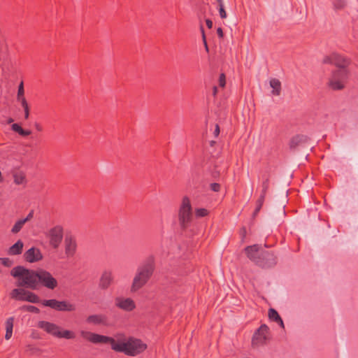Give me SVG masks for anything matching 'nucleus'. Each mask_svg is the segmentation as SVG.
I'll return each mask as SVG.
<instances>
[{"label": "nucleus", "mask_w": 358, "mask_h": 358, "mask_svg": "<svg viewBox=\"0 0 358 358\" xmlns=\"http://www.w3.org/2000/svg\"><path fill=\"white\" fill-rule=\"evenodd\" d=\"M80 336L93 344L109 343L113 350L131 357L143 352L147 348V345L141 339L131 336L127 338L124 334H117L115 338H113L83 330L80 331Z\"/></svg>", "instance_id": "nucleus-1"}, {"label": "nucleus", "mask_w": 358, "mask_h": 358, "mask_svg": "<svg viewBox=\"0 0 358 358\" xmlns=\"http://www.w3.org/2000/svg\"><path fill=\"white\" fill-rule=\"evenodd\" d=\"M10 275L17 279V286L31 290H36L41 286L52 290L58 285L56 278L43 268L33 270L17 266L11 270Z\"/></svg>", "instance_id": "nucleus-2"}, {"label": "nucleus", "mask_w": 358, "mask_h": 358, "mask_svg": "<svg viewBox=\"0 0 358 358\" xmlns=\"http://www.w3.org/2000/svg\"><path fill=\"white\" fill-rule=\"evenodd\" d=\"M155 270V257L149 256L137 267L131 282V292L134 293L143 288L152 278Z\"/></svg>", "instance_id": "nucleus-3"}, {"label": "nucleus", "mask_w": 358, "mask_h": 358, "mask_svg": "<svg viewBox=\"0 0 358 358\" xmlns=\"http://www.w3.org/2000/svg\"><path fill=\"white\" fill-rule=\"evenodd\" d=\"M64 230L61 224L54 225L44 232L48 246L52 250H57L64 239Z\"/></svg>", "instance_id": "nucleus-4"}, {"label": "nucleus", "mask_w": 358, "mask_h": 358, "mask_svg": "<svg viewBox=\"0 0 358 358\" xmlns=\"http://www.w3.org/2000/svg\"><path fill=\"white\" fill-rule=\"evenodd\" d=\"M192 212L190 200L187 196H184L178 210V221L182 229H185L191 223Z\"/></svg>", "instance_id": "nucleus-5"}, {"label": "nucleus", "mask_w": 358, "mask_h": 358, "mask_svg": "<svg viewBox=\"0 0 358 358\" xmlns=\"http://www.w3.org/2000/svg\"><path fill=\"white\" fill-rule=\"evenodd\" d=\"M348 72L346 69L334 71L329 79V86L334 90H342L347 82Z\"/></svg>", "instance_id": "nucleus-6"}, {"label": "nucleus", "mask_w": 358, "mask_h": 358, "mask_svg": "<svg viewBox=\"0 0 358 358\" xmlns=\"http://www.w3.org/2000/svg\"><path fill=\"white\" fill-rule=\"evenodd\" d=\"M10 297L13 299L30 303H37L41 301L40 298L35 293L23 288H15L10 292Z\"/></svg>", "instance_id": "nucleus-7"}, {"label": "nucleus", "mask_w": 358, "mask_h": 358, "mask_svg": "<svg viewBox=\"0 0 358 358\" xmlns=\"http://www.w3.org/2000/svg\"><path fill=\"white\" fill-rule=\"evenodd\" d=\"M43 306L50 307L57 311H74L76 309V305L67 301H57L56 299H48L41 301Z\"/></svg>", "instance_id": "nucleus-8"}, {"label": "nucleus", "mask_w": 358, "mask_h": 358, "mask_svg": "<svg viewBox=\"0 0 358 358\" xmlns=\"http://www.w3.org/2000/svg\"><path fill=\"white\" fill-rule=\"evenodd\" d=\"M276 264L275 255L269 251H261L259 259L257 260V265L264 268L273 267Z\"/></svg>", "instance_id": "nucleus-9"}, {"label": "nucleus", "mask_w": 358, "mask_h": 358, "mask_svg": "<svg viewBox=\"0 0 358 358\" xmlns=\"http://www.w3.org/2000/svg\"><path fill=\"white\" fill-rule=\"evenodd\" d=\"M269 329L266 324H262L255 331L252 337V345H260L264 344L268 338Z\"/></svg>", "instance_id": "nucleus-10"}, {"label": "nucleus", "mask_w": 358, "mask_h": 358, "mask_svg": "<svg viewBox=\"0 0 358 358\" xmlns=\"http://www.w3.org/2000/svg\"><path fill=\"white\" fill-rule=\"evenodd\" d=\"M38 327L43 329L47 334H50L56 338H58L61 329V327L56 324L47 321L38 322Z\"/></svg>", "instance_id": "nucleus-11"}, {"label": "nucleus", "mask_w": 358, "mask_h": 358, "mask_svg": "<svg viewBox=\"0 0 358 358\" xmlns=\"http://www.w3.org/2000/svg\"><path fill=\"white\" fill-rule=\"evenodd\" d=\"M115 305L118 308L124 311H131L136 308V304L133 299L121 296L115 299Z\"/></svg>", "instance_id": "nucleus-12"}, {"label": "nucleus", "mask_w": 358, "mask_h": 358, "mask_svg": "<svg viewBox=\"0 0 358 358\" xmlns=\"http://www.w3.org/2000/svg\"><path fill=\"white\" fill-rule=\"evenodd\" d=\"M65 255L67 257H72L77 250V241L74 236H66L64 238Z\"/></svg>", "instance_id": "nucleus-13"}, {"label": "nucleus", "mask_w": 358, "mask_h": 358, "mask_svg": "<svg viewBox=\"0 0 358 358\" xmlns=\"http://www.w3.org/2000/svg\"><path fill=\"white\" fill-rule=\"evenodd\" d=\"M24 258L29 263H34L42 260L43 256L39 248L32 247L24 252Z\"/></svg>", "instance_id": "nucleus-14"}, {"label": "nucleus", "mask_w": 358, "mask_h": 358, "mask_svg": "<svg viewBox=\"0 0 358 358\" xmlns=\"http://www.w3.org/2000/svg\"><path fill=\"white\" fill-rule=\"evenodd\" d=\"M114 275L110 270H105L101 275L99 287L101 289H107L113 282Z\"/></svg>", "instance_id": "nucleus-15"}, {"label": "nucleus", "mask_w": 358, "mask_h": 358, "mask_svg": "<svg viewBox=\"0 0 358 358\" xmlns=\"http://www.w3.org/2000/svg\"><path fill=\"white\" fill-rule=\"evenodd\" d=\"M86 322L93 325H106L108 317L103 314H94L87 317Z\"/></svg>", "instance_id": "nucleus-16"}, {"label": "nucleus", "mask_w": 358, "mask_h": 358, "mask_svg": "<svg viewBox=\"0 0 358 358\" xmlns=\"http://www.w3.org/2000/svg\"><path fill=\"white\" fill-rule=\"evenodd\" d=\"M245 251L248 257L257 264V260L259 259V246L258 245H253L245 248Z\"/></svg>", "instance_id": "nucleus-17"}, {"label": "nucleus", "mask_w": 358, "mask_h": 358, "mask_svg": "<svg viewBox=\"0 0 358 358\" xmlns=\"http://www.w3.org/2000/svg\"><path fill=\"white\" fill-rule=\"evenodd\" d=\"M348 64L349 62L345 57L339 54L333 53V64L338 67V69H346Z\"/></svg>", "instance_id": "nucleus-18"}, {"label": "nucleus", "mask_w": 358, "mask_h": 358, "mask_svg": "<svg viewBox=\"0 0 358 358\" xmlns=\"http://www.w3.org/2000/svg\"><path fill=\"white\" fill-rule=\"evenodd\" d=\"M308 140V137L306 135H296L290 140L289 147L290 148L294 149L301 144L307 143Z\"/></svg>", "instance_id": "nucleus-19"}, {"label": "nucleus", "mask_w": 358, "mask_h": 358, "mask_svg": "<svg viewBox=\"0 0 358 358\" xmlns=\"http://www.w3.org/2000/svg\"><path fill=\"white\" fill-rule=\"evenodd\" d=\"M24 243L21 240H18L15 244L8 249V254L9 255H17L22 253Z\"/></svg>", "instance_id": "nucleus-20"}, {"label": "nucleus", "mask_w": 358, "mask_h": 358, "mask_svg": "<svg viewBox=\"0 0 358 358\" xmlns=\"http://www.w3.org/2000/svg\"><path fill=\"white\" fill-rule=\"evenodd\" d=\"M271 87L272 88L271 94L274 96H279L281 93V83L277 78H271L269 81Z\"/></svg>", "instance_id": "nucleus-21"}, {"label": "nucleus", "mask_w": 358, "mask_h": 358, "mask_svg": "<svg viewBox=\"0 0 358 358\" xmlns=\"http://www.w3.org/2000/svg\"><path fill=\"white\" fill-rule=\"evenodd\" d=\"M13 323H14V317H8L5 322V326H6L5 338L6 340H9L12 337Z\"/></svg>", "instance_id": "nucleus-22"}, {"label": "nucleus", "mask_w": 358, "mask_h": 358, "mask_svg": "<svg viewBox=\"0 0 358 358\" xmlns=\"http://www.w3.org/2000/svg\"><path fill=\"white\" fill-rule=\"evenodd\" d=\"M58 338H66V339H73L76 338V334L72 331L64 330L61 328Z\"/></svg>", "instance_id": "nucleus-23"}, {"label": "nucleus", "mask_w": 358, "mask_h": 358, "mask_svg": "<svg viewBox=\"0 0 358 358\" xmlns=\"http://www.w3.org/2000/svg\"><path fill=\"white\" fill-rule=\"evenodd\" d=\"M12 129L17 132L20 135L22 136H27L31 134V131L30 130H24L18 124H13L11 126Z\"/></svg>", "instance_id": "nucleus-24"}, {"label": "nucleus", "mask_w": 358, "mask_h": 358, "mask_svg": "<svg viewBox=\"0 0 358 358\" xmlns=\"http://www.w3.org/2000/svg\"><path fill=\"white\" fill-rule=\"evenodd\" d=\"M14 182L16 185H23L27 182L26 176L23 173H16L13 175Z\"/></svg>", "instance_id": "nucleus-25"}, {"label": "nucleus", "mask_w": 358, "mask_h": 358, "mask_svg": "<svg viewBox=\"0 0 358 358\" xmlns=\"http://www.w3.org/2000/svg\"><path fill=\"white\" fill-rule=\"evenodd\" d=\"M265 197L266 196H264V195H260L259 198L257 201L256 208H255L253 215H252L253 217H255L258 214V213L260 211V210L264 204Z\"/></svg>", "instance_id": "nucleus-26"}, {"label": "nucleus", "mask_w": 358, "mask_h": 358, "mask_svg": "<svg viewBox=\"0 0 358 358\" xmlns=\"http://www.w3.org/2000/svg\"><path fill=\"white\" fill-rule=\"evenodd\" d=\"M262 189L261 195H264V196H266V192L269 187V178L268 176H264V180L262 184Z\"/></svg>", "instance_id": "nucleus-27"}, {"label": "nucleus", "mask_w": 358, "mask_h": 358, "mask_svg": "<svg viewBox=\"0 0 358 358\" xmlns=\"http://www.w3.org/2000/svg\"><path fill=\"white\" fill-rule=\"evenodd\" d=\"M26 222H24V220H19L18 221H17L15 222V224H14V226L13 227L12 229H11V232L13 233V234H17L18 233L21 229L23 227V225L25 224Z\"/></svg>", "instance_id": "nucleus-28"}, {"label": "nucleus", "mask_w": 358, "mask_h": 358, "mask_svg": "<svg viewBox=\"0 0 358 358\" xmlns=\"http://www.w3.org/2000/svg\"><path fill=\"white\" fill-rule=\"evenodd\" d=\"M268 317L270 320H273L275 322H278V320H280V317L278 313L273 308L269 309Z\"/></svg>", "instance_id": "nucleus-29"}, {"label": "nucleus", "mask_w": 358, "mask_h": 358, "mask_svg": "<svg viewBox=\"0 0 358 358\" xmlns=\"http://www.w3.org/2000/svg\"><path fill=\"white\" fill-rule=\"evenodd\" d=\"M22 310H26V311H28L30 313H36V314L39 313V312H40V310L36 306H31V305L23 306L22 307Z\"/></svg>", "instance_id": "nucleus-30"}, {"label": "nucleus", "mask_w": 358, "mask_h": 358, "mask_svg": "<svg viewBox=\"0 0 358 358\" xmlns=\"http://www.w3.org/2000/svg\"><path fill=\"white\" fill-rule=\"evenodd\" d=\"M345 0H334V6L336 9H343L346 6Z\"/></svg>", "instance_id": "nucleus-31"}, {"label": "nucleus", "mask_w": 358, "mask_h": 358, "mask_svg": "<svg viewBox=\"0 0 358 358\" xmlns=\"http://www.w3.org/2000/svg\"><path fill=\"white\" fill-rule=\"evenodd\" d=\"M208 211L206 208H196L195 210V215L197 217H203L208 215Z\"/></svg>", "instance_id": "nucleus-32"}, {"label": "nucleus", "mask_w": 358, "mask_h": 358, "mask_svg": "<svg viewBox=\"0 0 358 358\" xmlns=\"http://www.w3.org/2000/svg\"><path fill=\"white\" fill-rule=\"evenodd\" d=\"M24 85H23V82H21L18 86L17 99H21L22 97H24Z\"/></svg>", "instance_id": "nucleus-33"}, {"label": "nucleus", "mask_w": 358, "mask_h": 358, "mask_svg": "<svg viewBox=\"0 0 358 358\" xmlns=\"http://www.w3.org/2000/svg\"><path fill=\"white\" fill-rule=\"evenodd\" d=\"M0 261L1 264L6 267H10L13 264V262L7 257L0 258Z\"/></svg>", "instance_id": "nucleus-34"}, {"label": "nucleus", "mask_w": 358, "mask_h": 358, "mask_svg": "<svg viewBox=\"0 0 358 358\" xmlns=\"http://www.w3.org/2000/svg\"><path fill=\"white\" fill-rule=\"evenodd\" d=\"M226 85V78L224 73H221L219 78V85L221 87H224Z\"/></svg>", "instance_id": "nucleus-35"}, {"label": "nucleus", "mask_w": 358, "mask_h": 358, "mask_svg": "<svg viewBox=\"0 0 358 358\" xmlns=\"http://www.w3.org/2000/svg\"><path fill=\"white\" fill-rule=\"evenodd\" d=\"M220 187H221L220 185L217 182L211 183L210 185V189L215 192H219L220 190Z\"/></svg>", "instance_id": "nucleus-36"}, {"label": "nucleus", "mask_w": 358, "mask_h": 358, "mask_svg": "<svg viewBox=\"0 0 358 358\" xmlns=\"http://www.w3.org/2000/svg\"><path fill=\"white\" fill-rule=\"evenodd\" d=\"M219 13L222 19H224L227 17V13L224 10V5H220V6L219 7Z\"/></svg>", "instance_id": "nucleus-37"}, {"label": "nucleus", "mask_w": 358, "mask_h": 358, "mask_svg": "<svg viewBox=\"0 0 358 358\" xmlns=\"http://www.w3.org/2000/svg\"><path fill=\"white\" fill-rule=\"evenodd\" d=\"M18 101L20 102L22 106L23 107L24 110L29 108L28 103L27 102V100L24 97H22L21 99H17Z\"/></svg>", "instance_id": "nucleus-38"}, {"label": "nucleus", "mask_w": 358, "mask_h": 358, "mask_svg": "<svg viewBox=\"0 0 358 358\" xmlns=\"http://www.w3.org/2000/svg\"><path fill=\"white\" fill-rule=\"evenodd\" d=\"M323 63L333 64V53L323 59Z\"/></svg>", "instance_id": "nucleus-39"}, {"label": "nucleus", "mask_w": 358, "mask_h": 358, "mask_svg": "<svg viewBox=\"0 0 358 358\" xmlns=\"http://www.w3.org/2000/svg\"><path fill=\"white\" fill-rule=\"evenodd\" d=\"M200 29H201V31L202 33V39H203V41L206 50V51H208V45H207V42H206V36H205V34H204V30H203V26H201Z\"/></svg>", "instance_id": "nucleus-40"}, {"label": "nucleus", "mask_w": 358, "mask_h": 358, "mask_svg": "<svg viewBox=\"0 0 358 358\" xmlns=\"http://www.w3.org/2000/svg\"><path fill=\"white\" fill-rule=\"evenodd\" d=\"M33 217H34V210H31L29 213V214L27 215V217L22 220H24L25 222H27L29 221L30 220H31Z\"/></svg>", "instance_id": "nucleus-41"}, {"label": "nucleus", "mask_w": 358, "mask_h": 358, "mask_svg": "<svg viewBox=\"0 0 358 358\" xmlns=\"http://www.w3.org/2000/svg\"><path fill=\"white\" fill-rule=\"evenodd\" d=\"M217 34L220 38H222L224 36L223 31L221 27H218L217 29Z\"/></svg>", "instance_id": "nucleus-42"}, {"label": "nucleus", "mask_w": 358, "mask_h": 358, "mask_svg": "<svg viewBox=\"0 0 358 358\" xmlns=\"http://www.w3.org/2000/svg\"><path fill=\"white\" fill-rule=\"evenodd\" d=\"M34 127L36 128V129L38 131H41L43 130V127L41 125V124L38 123V122H36L34 124Z\"/></svg>", "instance_id": "nucleus-43"}, {"label": "nucleus", "mask_w": 358, "mask_h": 358, "mask_svg": "<svg viewBox=\"0 0 358 358\" xmlns=\"http://www.w3.org/2000/svg\"><path fill=\"white\" fill-rule=\"evenodd\" d=\"M206 26L209 29L212 28V27H213V22H212V20H210V19H207V20H206Z\"/></svg>", "instance_id": "nucleus-44"}, {"label": "nucleus", "mask_w": 358, "mask_h": 358, "mask_svg": "<svg viewBox=\"0 0 358 358\" xmlns=\"http://www.w3.org/2000/svg\"><path fill=\"white\" fill-rule=\"evenodd\" d=\"M24 118L27 120L29 118V108L24 109Z\"/></svg>", "instance_id": "nucleus-45"}, {"label": "nucleus", "mask_w": 358, "mask_h": 358, "mask_svg": "<svg viewBox=\"0 0 358 358\" xmlns=\"http://www.w3.org/2000/svg\"><path fill=\"white\" fill-rule=\"evenodd\" d=\"M220 133V127L217 124H216L215 129V135L217 136Z\"/></svg>", "instance_id": "nucleus-46"}, {"label": "nucleus", "mask_w": 358, "mask_h": 358, "mask_svg": "<svg viewBox=\"0 0 358 358\" xmlns=\"http://www.w3.org/2000/svg\"><path fill=\"white\" fill-rule=\"evenodd\" d=\"M217 87L216 86H214L213 88V94L214 96L217 95Z\"/></svg>", "instance_id": "nucleus-47"}, {"label": "nucleus", "mask_w": 358, "mask_h": 358, "mask_svg": "<svg viewBox=\"0 0 358 358\" xmlns=\"http://www.w3.org/2000/svg\"><path fill=\"white\" fill-rule=\"evenodd\" d=\"M278 323H279V324L280 325V327H282V328H284V323H283V321L280 318V320H278V322H277Z\"/></svg>", "instance_id": "nucleus-48"}, {"label": "nucleus", "mask_w": 358, "mask_h": 358, "mask_svg": "<svg viewBox=\"0 0 358 358\" xmlns=\"http://www.w3.org/2000/svg\"><path fill=\"white\" fill-rule=\"evenodd\" d=\"M218 4H219V7L220 6V5H224V3H223V1L222 0H217Z\"/></svg>", "instance_id": "nucleus-49"}, {"label": "nucleus", "mask_w": 358, "mask_h": 358, "mask_svg": "<svg viewBox=\"0 0 358 358\" xmlns=\"http://www.w3.org/2000/svg\"><path fill=\"white\" fill-rule=\"evenodd\" d=\"M3 181V178L2 176L1 172L0 171V182Z\"/></svg>", "instance_id": "nucleus-50"}, {"label": "nucleus", "mask_w": 358, "mask_h": 358, "mask_svg": "<svg viewBox=\"0 0 358 358\" xmlns=\"http://www.w3.org/2000/svg\"><path fill=\"white\" fill-rule=\"evenodd\" d=\"M245 233H246L245 228H244V227H243V228L242 229V234H243V236H245Z\"/></svg>", "instance_id": "nucleus-51"}, {"label": "nucleus", "mask_w": 358, "mask_h": 358, "mask_svg": "<svg viewBox=\"0 0 358 358\" xmlns=\"http://www.w3.org/2000/svg\"><path fill=\"white\" fill-rule=\"evenodd\" d=\"M13 121V119H11V118L8 120V122H9V123H10V122H12Z\"/></svg>", "instance_id": "nucleus-52"}]
</instances>
